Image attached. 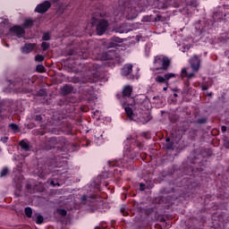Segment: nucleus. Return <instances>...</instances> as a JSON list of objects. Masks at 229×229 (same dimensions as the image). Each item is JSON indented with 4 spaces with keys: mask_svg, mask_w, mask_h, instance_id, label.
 I'll return each mask as SVG.
<instances>
[{
    "mask_svg": "<svg viewBox=\"0 0 229 229\" xmlns=\"http://www.w3.org/2000/svg\"><path fill=\"white\" fill-rule=\"evenodd\" d=\"M112 41L116 42V44H121V42H123V39L118 37H113Z\"/></svg>",
    "mask_w": 229,
    "mask_h": 229,
    "instance_id": "25",
    "label": "nucleus"
},
{
    "mask_svg": "<svg viewBox=\"0 0 229 229\" xmlns=\"http://www.w3.org/2000/svg\"><path fill=\"white\" fill-rule=\"evenodd\" d=\"M49 8H51V3H49V1H45L44 3L37 5L35 12L38 13H46Z\"/></svg>",
    "mask_w": 229,
    "mask_h": 229,
    "instance_id": "7",
    "label": "nucleus"
},
{
    "mask_svg": "<svg viewBox=\"0 0 229 229\" xmlns=\"http://www.w3.org/2000/svg\"><path fill=\"white\" fill-rule=\"evenodd\" d=\"M202 90H208V86L203 85L201 86Z\"/></svg>",
    "mask_w": 229,
    "mask_h": 229,
    "instance_id": "34",
    "label": "nucleus"
},
{
    "mask_svg": "<svg viewBox=\"0 0 229 229\" xmlns=\"http://www.w3.org/2000/svg\"><path fill=\"white\" fill-rule=\"evenodd\" d=\"M81 201L84 202V201H87V195H83L81 197Z\"/></svg>",
    "mask_w": 229,
    "mask_h": 229,
    "instance_id": "35",
    "label": "nucleus"
},
{
    "mask_svg": "<svg viewBox=\"0 0 229 229\" xmlns=\"http://www.w3.org/2000/svg\"><path fill=\"white\" fill-rule=\"evenodd\" d=\"M46 94H47L46 92V89H39L38 92V96H39L40 98H44V96H46Z\"/></svg>",
    "mask_w": 229,
    "mask_h": 229,
    "instance_id": "27",
    "label": "nucleus"
},
{
    "mask_svg": "<svg viewBox=\"0 0 229 229\" xmlns=\"http://www.w3.org/2000/svg\"><path fill=\"white\" fill-rule=\"evenodd\" d=\"M166 142H169L170 140H171V139H169V138H166Z\"/></svg>",
    "mask_w": 229,
    "mask_h": 229,
    "instance_id": "39",
    "label": "nucleus"
},
{
    "mask_svg": "<svg viewBox=\"0 0 229 229\" xmlns=\"http://www.w3.org/2000/svg\"><path fill=\"white\" fill-rule=\"evenodd\" d=\"M146 190V184L140 183V191H145Z\"/></svg>",
    "mask_w": 229,
    "mask_h": 229,
    "instance_id": "33",
    "label": "nucleus"
},
{
    "mask_svg": "<svg viewBox=\"0 0 229 229\" xmlns=\"http://www.w3.org/2000/svg\"><path fill=\"white\" fill-rule=\"evenodd\" d=\"M37 72H46V67H44V65L42 64H38L37 67Z\"/></svg>",
    "mask_w": 229,
    "mask_h": 229,
    "instance_id": "21",
    "label": "nucleus"
},
{
    "mask_svg": "<svg viewBox=\"0 0 229 229\" xmlns=\"http://www.w3.org/2000/svg\"><path fill=\"white\" fill-rule=\"evenodd\" d=\"M98 80H99V77H98V76H93V78L90 77V78L89 79V81L90 83H96V81H98Z\"/></svg>",
    "mask_w": 229,
    "mask_h": 229,
    "instance_id": "26",
    "label": "nucleus"
},
{
    "mask_svg": "<svg viewBox=\"0 0 229 229\" xmlns=\"http://www.w3.org/2000/svg\"><path fill=\"white\" fill-rule=\"evenodd\" d=\"M37 47V44L35 43H27L24 45V47L21 48V53L23 55H30Z\"/></svg>",
    "mask_w": 229,
    "mask_h": 229,
    "instance_id": "10",
    "label": "nucleus"
},
{
    "mask_svg": "<svg viewBox=\"0 0 229 229\" xmlns=\"http://www.w3.org/2000/svg\"><path fill=\"white\" fill-rule=\"evenodd\" d=\"M51 183L53 184V183H55V182L52 181Z\"/></svg>",
    "mask_w": 229,
    "mask_h": 229,
    "instance_id": "43",
    "label": "nucleus"
},
{
    "mask_svg": "<svg viewBox=\"0 0 229 229\" xmlns=\"http://www.w3.org/2000/svg\"><path fill=\"white\" fill-rule=\"evenodd\" d=\"M33 26V21L31 20H25L23 23V28H31Z\"/></svg>",
    "mask_w": 229,
    "mask_h": 229,
    "instance_id": "19",
    "label": "nucleus"
},
{
    "mask_svg": "<svg viewBox=\"0 0 229 229\" xmlns=\"http://www.w3.org/2000/svg\"><path fill=\"white\" fill-rule=\"evenodd\" d=\"M35 62H44V55H37L35 56Z\"/></svg>",
    "mask_w": 229,
    "mask_h": 229,
    "instance_id": "23",
    "label": "nucleus"
},
{
    "mask_svg": "<svg viewBox=\"0 0 229 229\" xmlns=\"http://www.w3.org/2000/svg\"><path fill=\"white\" fill-rule=\"evenodd\" d=\"M124 110H125V113L127 114V117H129L131 121H136L137 123H140L141 124H146V123H148V120H146L144 116H142L141 118L136 119L131 107H125Z\"/></svg>",
    "mask_w": 229,
    "mask_h": 229,
    "instance_id": "5",
    "label": "nucleus"
},
{
    "mask_svg": "<svg viewBox=\"0 0 229 229\" xmlns=\"http://www.w3.org/2000/svg\"><path fill=\"white\" fill-rule=\"evenodd\" d=\"M41 47L43 51H47L49 49V43L47 42H42L41 43Z\"/></svg>",
    "mask_w": 229,
    "mask_h": 229,
    "instance_id": "22",
    "label": "nucleus"
},
{
    "mask_svg": "<svg viewBox=\"0 0 229 229\" xmlns=\"http://www.w3.org/2000/svg\"><path fill=\"white\" fill-rule=\"evenodd\" d=\"M36 223L37 225H42L44 223V216H42L41 215H38Z\"/></svg>",
    "mask_w": 229,
    "mask_h": 229,
    "instance_id": "20",
    "label": "nucleus"
},
{
    "mask_svg": "<svg viewBox=\"0 0 229 229\" xmlns=\"http://www.w3.org/2000/svg\"><path fill=\"white\" fill-rule=\"evenodd\" d=\"M156 81H157V83H165V84H166V81H165V75H164V76H162V75H157V76L156 77Z\"/></svg>",
    "mask_w": 229,
    "mask_h": 229,
    "instance_id": "17",
    "label": "nucleus"
},
{
    "mask_svg": "<svg viewBox=\"0 0 229 229\" xmlns=\"http://www.w3.org/2000/svg\"><path fill=\"white\" fill-rule=\"evenodd\" d=\"M108 20H100L97 25V34L99 36L104 35L106 32V30H108Z\"/></svg>",
    "mask_w": 229,
    "mask_h": 229,
    "instance_id": "4",
    "label": "nucleus"
},
{
    "mask_svg": "<svg viewBox=\"0 0 229 229\" xmlns=\"http://www.w3.org/2000/svg\"><path fill=\"white\" fill-rule=\"evenodd\" d=\"M114 56H115V51L109 50L107 52L102 53V55L99 59L102 61L112 60Z\"/></svg>",
    "mask_w": 229,
    "mask_h": 229,
    "instance_id": "11",
    "label": "nucleus"
},
{
    "mask_svg": "<svg viewBox=\"0 0 229 229\" xmlns=\"http://www.w3.org/2000/svg\"><path fill=\"white\" fill-rule=\"evenodd\" d=\"M124 14L129 21H131L137 17V10L133 7H128L125 9Z\"/></svg>",
    "mask_w": 229,
    "mask_h": 229,
    "instance_id": "9",
    "label": "nucleus"
},
{
    "mask_svg": "<svg viewBox=\"0 0 229 229\" xmlns=\"http://www.w3.org/2000/svg\"><path fill=\"white\" fill-rule=\"evenodd\" d=\"M116 33H126V30L123 29V27L116 28Z\"/></svg>",
    "mask_w": 229,
    "mask_h": 229,
    "instance_id": "32",
    "label": "nucleus"
},
{
    "mask_svg": "<svg viewBox=\"0 0 229 229\" xmlns=\"http://www.w3.org/2000/svg\"><path fill=\"white\" fill-rule=\"evenodd\" d=\"M9 127L11 128V130H13V131H17V130H19V126H17V124L15 123H11Z\"/></svg>",
    "mask_w": 229,
    "mask_h": 229,
    "instance_id": "28",
    "label": "nucleus"
},
{
    "mask_svg": "<svg viewBox=\"0 0 229 229\" xmlns=\"http://www.w3.org/2000/svg\"><path fill=\"white\" fill-rule=\"evenodd\" d=\"M25 216H27V217H31V216H33V209H31V208L27 207L25 208Z\"/></svg>",
    "mask_w": 229,
    "mask_h": 229,
    "instance_id": "18",
    "label": "nucleus"
},
{
    "mask_svg": "<svg viewBox=\"0 0 229 229\" xmlns=\"http://www.w3.org/2000/svg\"><path fill=\"white\" fill-rule=\"evenodd\" d=\"M9 31H10V35H13V37H17L18 38H22L25 33L24 28L17 25L10 28Z\"/></svg>",
    "mask_w": 229,
    "mask_h": 229,
    "instance_id": "6",
    "label": "nucleus"
},
{
    "mask_svg": "<svg viewBox=\"0 0 229 229\" xmlns=\"http://www.w3.org/2000/svg\"><path fill=\"white\" fill-rule=\"evenodd\" d=\"M62 92L63 94L64 95H67V94H71V92H72V88L71 85H64L63 88H62Z\"/></svg>",
    "mask_w": 229,
    "mask_h": 229,
    "instance_id": "14",
    "label": "nucleus"
},
{
    "mask_svg": "<svg viewBox=\"0 0 229 229\" xmlns=\"http://www.w3.org/2000/svg\"><path fill=\"white\" fill-rule=\"evenodd\" d=\"M20 146L21 149H24V151H30V144H28V142H26L25 140H21L20 142Z\"/></svg>",
    "mask_w": 229,
    "mask_h": 229,
    "instance_id": "16",
    "label": "nucleus"
},
{
    "mask_svg": "<svg viewBox=\"0 0 229 229\" xmlns=\"http://www.w3.org/2000/svg\"><path fill=\"white\" fill-rule=\"evenodd\" d=\"M133 65L132 64H125L122 68V76H125L128 80H139V73L133 74Z\"/></svg>",
    "mask_w": 229,
    "mask_h": 229,
    "instance_id": "3",
    "label": "nucleus"
},
{
    "mask_svg": "<svg viewBox=\"0 0 229 229\" xmlns=\"http://www.w3.org/2000/svg\"><path fill=\"white\" fill-rule=\"evenodd\" d=\"M123 13H120V17H123Z\"/></svg>",
    "mask_w": 229,
    "mask_h": 229,
    "instance_id": "42",
    "label": "nucleus"
},
{
    "mask_svg": "<svg viewBox=\"0 0 229 229\" xmlns=\"http://www.w3.org/2000/svg\"><path fill=\"white\" fill-rule=\"evenodd\" d=\"M221 130H222V131H226V126L223 125V126L221 127Z\"/></svg>",
    "mask_w": 229,
    "mask_h": 229,
    "instance_id": "36",
    "label": "nucleus"
},
{
    "mask_svg": "<svg viewBox=\"0 0 229 229\" xmlns=\"http://www.w3.org/2000/svg\"><path fill=\"white\" fill-rule=\"evenodd\" d=\"M153 64L155 71H167L171 65V59L164 55H157L154 58Z\"/></svg>",
    "mask_w": 229,
    "mask_h": 229,
    "instance_id": "2",
    "label": "nucleus"
},
{
    "mask_svg": "<svg viewBox=\"0 0 229 229\" xmlns=\"http://www.w3.org/2000/svg\"><path fill=\"white\" fill-rule=\"evenodd\" d=\"M118 14H114L115 17H117Z\"/></svg>",
    "mask_w": 229,
    "mask_h": 229,
    "instance_id": "44",
    "label": "nucleus"
},
{
    "mask_svg": "<svg viewBox=\"0 0 229 229\" xmlns=\"http://www.w3.org/2000/svg\"><path fill=\"white\" fill-rule=\"evenodd\" d=\"M172 78H176V74L169 72L165 74V80L166 81V87L169 85V80H172Z\"/></svg>",
    "mask_w": 229,
    "mask_h": 229,
    "instance_id": "15",
    "label": "nucleus"
},
{
    "mask_svg": "<svg viewBox=\"0 0 229 229\" xmlns=\"http://www.w3.org/2000/svg\"><path fill=\"white\" fill-rule=\"evenodd\" d=\"M163 90H165V91L167 90V86L163 88Z\"/></svg>",
    "mask_w": 229,
    "mask_h": 229,
    "instance_id": "40",
    "label": "nucleus"
},
{
    "mask_svg": "<svg viewBox=\"0 0 229 229\" xmlns=\"http://www.w3.org/2000/svg\"><path fill=\"white\" fill-rule=\"evenodd\" d=\"M8 24H10L8 20H4L0 23V37L8 33Z\"/></svg>",
    "mask_w": 229,
    "mask_h": 229,
    "instance_id": "12",
    "label": "nucleus"
},
{
    "mask_svg": "<svg viewBox=\"0 0 229 229\" xmlns=\"http://www.w3.org/2000/svg\"><path fill=\"white\" fill-rule=\"evenodd\" d=\"M57 214H59V216H67V210H65V209H57Z\"/></svg>",
    "mask_w": 229,
    "mask_h": 229,
    "instance_id": "29",
    "label": "nucleus"
},
{
    "mask_svg": "<svg viewBox=\"0 0 229 229\" xmlns=\"http://www.w3.org/2000/svg\"><path fill=\"white\" fill-rule=\"evenodd\" d=\"M226 8L228 5H224V8L219 7L218 12L214 13V17L218 21H226V13H224Z\"/></svg>",
    "mask_w": 229,
    "mask_h": 229,
    "instance_id": "8",
    "label": "nucleus"
},
{
    "mask_svg": "<svg viewBox=\"0 0 229 229\" xmlns=\"http://www.w3.org/2000/svg\"><path fill=\"white\" fill-rule=\"evenodd\" d=\"M174 98H177V97H178V95H177L176 93H174Z\"/></svg>",
    "mask_w": 229,
    "mask_h": 229,
    "instance_id": "41",
    "label": "nucleus"
},
{
    "mask_svg": "<svg viewBox=\"0 0 229 229\" xmlns=\"http://www.w3.org/2000/svg\"><path fill=\"white\" fill-rule=\"evenodd\" d=\"M3 142H8V138H4Z\"/></svg>",
    "mask_w": 229,
    "mask_h": 229,
    "instance_id": "37",
    "label": "nucleus"
},
{
    "mask_svg": "<svg viewBox=\"0 0 229 229\" xmlns=\"http://www.w3.org/2000/svg\"><path fill=\"white\" fill-rule=\"evenodd\" d=\"M6 174H8V168H4L0 173V176H6Z\"/></svg>",
    "mask_w": 229,
    "mask_h": 229,
    "instance_id": "31",
    "label": "nucleus"
},
{
    "mask_svg": "<svg viewBox=\"0 0 229 229\" xmlns=\"http://www.w3.org/2000/svg\"><path fill=\"white\" fill-rule=\"evenodd\" d=\"M190 64L192 69V72H191V68H182L181 70V78L183 80L184 78H187V81L184 82V85L189 87V80H192V78H196V72L199 71V65L201 64V60L198 58V55H194L190 59Z\"/></svg>",
    "mask_w": 229,
    "mask_h": 229,
    "instance_id": "1",
    "label": "nucleus"
},
{
    "mask_svg": "<svg viewBox=\"0 0 229 229\" xmlns=\"http://www.w3.org/2000/svg\"><path fill=\"white\" fill-rule=\"evenodd\" d=\"M51 37L49 36V33L46 32L43 34L42 40H50Z\"/></svg>",
    "mask_w": 229,
    "mask_h": 229,
    "instance_id": "30",
    "label": "nucleus"
},
{
    "mask_svg": "<svg viewBox=\"0 0 229 229\" xmlns=\"http://www.w3.org/2000/svg\"><path fill=\"white\" fill-rule=\"evenodd\" d=\"M115 46H117L115 43L111 44V47H115Z\"/></svg>",
    "mask_w": 229,
    "mask_h": 229,
    "instance_id": "38",
    "label": "nucleus"
},
{
    "mask_svg": "<svg viewBox=\"0 0 229 229\" xmlns=\"http://www.w3.org/2000/svg\"><path fill=\"white\" fill-rule=\"evenodd\" d=\"M34 121H36V123H38V124H40V123H42V115L37 114V115L34 117Z\"/></svg>",
    "mask_w": 229,
    "mask_h": 229,
    "instance_id": "24",
    "label": "nucleus"
},
{
    "mask_svg": "<svg viewBox=\"0 0 229 229\" xmlns=\"http://www.w3.org/2000/svg\"><path fill=\"white\" fill-rule=\"evenodd\" d=\"M131 92H133V88H131V86H125L123 89V96H124V98H130Z\"/></svg>",
    "mask_w": 229,
    "mask_h": 229,
    "instance_id": "13",
    "label": "nucleus"
}]
</instances>
